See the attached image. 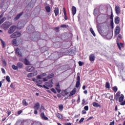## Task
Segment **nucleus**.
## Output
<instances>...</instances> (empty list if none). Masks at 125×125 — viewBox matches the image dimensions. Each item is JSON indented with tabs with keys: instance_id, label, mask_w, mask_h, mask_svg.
<instances>
[{
	"instance_id": "nucleus-1",
	"label": "nucleus",
	"mask_w": 125,
	"mask_h": 125,
	"mask_svg": "<svg viewBox=\"0 0 125 125\" xmlns=\"http://www.w3.org/2000/svg\"><path fill=\"white\" fill-rule=\"evenodd\" d=\"M20 51V49H19V48H16L15 49V52L16 54H17L18 57H20V58L19 59L20 61L21 62H22L25 65H31V62H30V61H29L28 59H23L22 58H21L22 56V53L19 52Z\"/></svg>"
},
{
	"instance_id": "nucleus-2",
	"label": "nucleus",
	"mask_w": 125,
	"mask_h": 125,
	"mask_svg": "<svg viewBox=\"0 0 125 125\" xmlns=\"http://www.w3.org/2000/svg\"><path fill=\"white\" fill-rule=\"evenodd\" d=\"M41 39L42 38H41V33H40L39 32H36L34 38H31V40L33 42H38L39 40Z\"/></svg>"
},
{
	"instance_id": "nucleus-3",
	"label": "nucleus",
	"mask_w": 125,
	"mask_h": 125,
	"mask_svg": "<svg viewBox=\"0 0 125 125\" xmlns=\"http://www.w3.org/2000/svg\"><path fill=\"white\" fill-rule=\"evenodd\" d=\"M12 24L11 22L9 21H5L2 24V28L5 30H8V28H9Z\"/></svg>"
},
{
	"instance_id": "nucleus-4",
	"label": "nucleus",
	"mask_w": 125,
	"mask_h": 125,
	"mask_svg": "<svg viewBox=\"0 0 125 125\" xmlns=\"http://www.w3.org/2000/svg\"><path fill=\"white\" fill-rule=\"evenodd\" d=\"M81 74L80 73H77V82L76 84V87L78 88L81 85V77H80V75Z\"/></svg>"
},
{
	"instance_id": "nucleus-5",
	"label": "nucleus",
	"mask_w": 125,
	"mask_h": 125,
	"mask_svg": "<svg viewBox=\"0 0 125 125\" xmlns=\"http://www.w3.org/2000/svg\"><path fill=\"white\" fill-rule=\"evenodd\" d=\"M21 36V33L20 32H15L11 35V39H15V38H18Z\"/></svg>"
},
{
	"instance_id": "nucleus-6",
	"label": "nucleus",
	"mask_w": 125,
	"mask_h": 125,
	"mask_svg": "<svg viewBox=\"0 0 125 125\" xmlns=\"http://www.w3.org/2000/svg\"><path fill=\"white\" fill-rule=\"evenodd\" d=\"M35 67H34L33 66H32L31 65L30 66H28L26 67V71L27 72H34V71H35Z\"/></svg>"
},
{
	"instance_id": "nucleus-7",
	"label": "nucleus",
	"mask_w": 125,
	"mask_h": 125,
	"mask_svg": "<svg viewBox=\"0 0 125 125\" xmlns=\"http://www.w3.org/2000/svg\"><path fill=\"white\" fill-rule=\"evenodd\" d=\"M37 75H38V71H34V72L29 73L27 75V78H33V77H35Z\"/></svg>"
},
{
	"instance_id": "nucleus-8",
	"label": "nucleus",
	"mask_w": 125,
	"mask_h": 125,
	"mask_svg": "<svg viewBox=\"0 0 125 125\" xmlns=\"http://www.w3.org/2000/svg\"><path fill=\"white\" fill-rule=\"evenodd\" d=\"M3 14H1L0 15V25H1V24H2V23H3V22H4L5 21V20H6V18L5 17H3ZM2 18V19H1Z\"/></svg>"
},
{
	"instance_id": "nucleus-9",
	"label": "nucleus",
	"mask_w": 125,
	"mask_h": 125,
	"mask_svg": "<svg viewBox=\"0 0 125 125\" xmlns=\"http://www.w3.org/2000/svg\"><path fill=\"white\" fill-rule=\"evenodd\" d=\"M56 89L58 93L61 92V89H60V84L59 83H56Z\"/></svg>"
},
{
	"instance_id": "nucleus-10",
	"label": "nucleus",
	"mask_w": 125,
	"mask_h": 125,
	"mask_svg": "<svg viewBox=\"0 0 125 125\" xmlns=\"http://www.w3.org/2000/svg\"><path fill=\"white\" fill-rule=\"evenodd\" d=\"M89 59L91 62H92V61H94L95 60V55H94V54H91L89 55Z\"/></svg>"
},
{
	"instance_id": "nucleus-11",
	"label": "nucleus",
	"mask_w": 125,
	"mask_h": 125,
	"mask_svg": "<svg viewBox=\"0 0 125 125\" xmlns=\"http://www.w3.org/2000/svg\"><path fill=\"white\" fill-rule=\"evenodd\" d=\"M23 13H24V12H21V13L18 14L14 18V20L15 21H17V20H18L22 15H23Z\"/></svg>"
},
{
	"instance_id": "nucleus-12",
	"label": "nucleus",
	"mask_w": 125,
	"mask_h": 125,
	"mask_svg": "<svg viewBox=\"0 0 125 125\" xmlns=\"http://www.w3.org/2000/svg\"><path fill=\"white\" fill-rule=\"evenodd\" d=\"M12 42L13 44V45H15V46H18L19 43L18 41H17V39H13V41H12Z\"/></svg>"
},
{
	"instance_id": "nucleus-13",
	"label": "nucleus",
	"mask_w": 125,
	"mask_h": 125,
	"mask_svg": "<svg viewBox=\"0 0 125 125\" xmlns=\"http://www.w3.org/2000/svg\"><path fill=\"white\" fill-rule=\"evenodd\" d=\"M117 43L118 48H119L120 50H121L122 47L124 46V43H121V42L119 43V40L118 39L117 40Z\"/></svg>"
},
{
	"instance_id": "nucleus-14",
	"label": "nucleus",
	"mask_w": 125,
	"mask_h": 125,
	"mask_svg": "<svg viewBox=\"0 0 125 125\" xmlns=\"http://www.w3.org/2000/svg\"><path fill=\"white\" fill-rule=\"evenodd\" d=\"M40 107L41 105L40 104V103H37L34 106V109H35V110H39Z\"/></svg>"
},
{
	"instance_id": "nucleus-15",
	"label": "nucleus",
	"mask_w": 125,
	"mask_h": 125,
	"mask_svg": "<svg viewBox=\"0 0 125 125\" xmlns=\"http://www.w3.org/2000/svg\"><path fill=\"white\" fill-rule=\"evenodd\" d=\"M41 117L42 118V120H44L45 121H47L48 120V118L45 116V115H44V113L43 112H42L41 114Z\"/></svg>"
},
{
	"instance_id": "nucleus-16",
	"label": "nucleus",
	"mask_w": 125,
	"mask_h": 125,
	"mask_svg": "<svg viewBox=\"0 0 125 125\" xmlns=\"http://www.w3.org/2000/svg\"><path fill=\"white\" fill-rule=\"evenodd\" d=\"M115 11L116 13L117 14H120V13H121V9L120 8V6H115Z\"/></svg>"
},
{
	"instance_id": "nucleus-17",
	"label": "nucleus",
	"mask_w": 125,
	"mask_h": 125,
	"mask_svg": "<svg viewBox=\"0 0 125 125\" xmlns=\"http://www.w3.org/2000/svg\"><path fill=\"white\" fill-rule=\"evenodd\" d=\"M77 92V89L74 88L70 92V94H69V96H73V95L76 94V93Z\"/></svg>"
},
{
	"instance_id": "nucleus-18",
	"label": "nucleus",
	"mask_w": 125,
	"mask_h": 125,
	"mask_svg": "<svg viewBox=\"0 0 125 125\" xmlns=\"http://www.w3.org/2000/svg\"><path fill=\"white\" fill-rule=\"evenodd\" d=\"M55 115L56 117H57V118L58 119H60V120H63V117L60 113L57 112L55 113Z\"/></svg>"
},
{
	"instance_id": "nucleus-19",
	"label": "nucleus",
	"mask_w": 125,
	"mask_h": 125,
	"mask_svg": "<svg viewBox=\"0 0 125 125\" xmlns=\"http://www.w3.org/2000/svg\"><path fill=\"white\" fill-rule=\"evenodd\" d=\"M72 13L73 16L75 15V14H76V13H77V8H76V7L74 6L72 7Z\"/></svg>"
},
{
	"instance_id": "nucleus-20",
	"label": "nucleus",
	"mask_w": 125,
	"mask_h": 125,
	"mask_svg": "<svg viewBox=\"0 0 125 125\" xmlns=\"http://www.w3.org/2000/svg\"><path fill=\"white\" fill-rule=\"evenodd\" d=\"M15 31V30H14V26H12L10 28L8 33V34H12Z\"/></svg>"
},
{
	"instance_id": "nucleus-21",
	"label": "nucleus",
	"mask_w": 125,
	"mask_h": 125,
	"mask_svg": "<svg viewBox=\"0 0 125 125\" xmlns=\"http://www.w3.org/2000/svg\"><path fill=\"white\" fill-rule=\"evenodd\" d=\"M45 85L47 86V87H52L53 85L51 84V82H47L45 83Z\"/></svg>"
},
{
	"instance_id": "nucleus-22",
	"label": "nucleus",
	"mask_w": 125,
	"mask_h": 125,
	"mask_svg": "<svg viewBox=\"0 0 125 125\" xmlns=\"http://www.w3.org/2000/svg\"><path fill=\"white\" fill-rule=\"evenodd\" d=\"M17 66L19 69H22V68H24V64L21 62H18L17 64Z\"/></svg>"
},
{
	"instance_id": "nucleus-23",
	"label": "nucleus",
	"mask_w": 125,
	"mask_h": 125,
	"mask_svg": "<svg viewBox=\"0 0 125 125\" xmlns=\"http://www.w3.org/2000/svg\"><path fill=\"white\" fill-rule=\"evenodd\" d=\"M54 12L55 14V16H57V15L59 14V8L56 7L55 10H54Z\"/></svg>"
},
{
	"instance_id": "nucleus-24",
	"label": "nucleus",
	"mask_w": 125,
	"mask_h": 125,
	"mask_svg": "<svg viewBox=\"0 0 125 125\" xmlns=\"http://www.w3.org/2000/svg\"><path fill=\"white\" fill-rule=\"evenodd\" d=\"M120 34V26H117L115 31V35H119Z\"/></svg>"
},
{
	"instance_id": "nucleus-25",
	"label": "nucleus",
	"mask_w": 125,
	"mask_h": 125,
	"mask_svg": "<svg viewBox=\"0 0 125 125\" xmlns=\"http://www.w3.org/2000/svg\"><path fill=\"white\" fill-rule=\"evenodd\" d=\"M93 106L94 107H96L97 108H98V107H100V108H101V105H100V104H98L96 102L93 103Z\"/></svg>"
},
{
	"instance_id": "nucleus-26",
	"label": "nucleus",
	"mask_w": 125,
	"mask_h": 125,
	"mask_svg": "<svg viewBox=\"0 0 125 125\" xmlns=\"http://www.w3.org/2000/svg\"><path fill=\"white\" fill-rule=\"evenodd\" d=\"M63 14L64 15V19L65 20H68V18H67V14L66 13V9L65 7H63Z\"/></svg>"
},
{
	"instance_id": "nucleus-27",
	"label": "nucleus",
	"mask_w": 125,
	"mask_h": 125,
	"mask_svg": "<svg viewBox=\"0 0 125 125\" xmlns=\"http://www.w3.org/2000/svg\"><path fill=\"white\" fill-rule=\"evenodd\" d=\"M115 24H119L120 23V18H119V17H115Z\"/></svg>"
},
{
	"instance_id": "nucleus-28",
	"label": "nucleus",
	"mask_w": 125,
	"mask_h": 125,
	"mask_svg": "<svg viewBox=\"0 0 125 125\" xmlns=\"http://www.w3.org/2000/svg\"><path fill=\"white\" fill-rule=\"evenodd\" d=\"M54 77V74L51 73L47 76V79H49V80H50V79H52V78H53Z\"/></svg>"
},
{
	"instance_id": "nucleus-29",
	"label": "nucleus",
	"mask_w": 125,
	"mask_h": 125,
	"mask_svg": "<svg viewBox=\"0 0 125 125\" xmlns=\"http://www.w3.org/2000/svg\"><path fill=\"white\" fill-rule=\"evenodd\" d=\"M22 105L23 106H28V103H27V101H26L25 99H23L22 100Z\"/></svg>"
},
{
	"instance_id": "nucleus-30",
	"label": "nucleus",
	"mask_w": 125,
	"mask_h": 125,
	"mask_svg": "<svg viewBox=\"0 0 125 125\" xmlns=\"http://www.w3.org/2000/svg\"><path fill=\"white\" fill-rule=\"evenodd\" d=\"M105 87L108 89H110L111 87H110V83L109 82H106L105 83Z\"/></svg>"
},
{
	"instance_id": "nucleus-31",
	"label": "nucleus",
	"mask_w": 125,
	"mask_h": 125,
	"mask_svg": "<svg viewBox=\"0 0 125 125\" xmlns=\"http://www.w3.org/2000/svg\"><path fill=\"white\" fill-rule=\"evenodd\" d=\"M69 94V92L67 91V90H64L62 93V96H65V95H68Z\"/></svg>"
},
{
	"instance_id": "nucleus-32",
	"label": "nucleus",
	"mask_w": 125,
	"mask_h": 125,
	"mask_svg": "<svg viewBox=\"0 0 125 125\" xmlns=\"http://www.w3.org/2000/svg\"><path fill=\"white\" fill-rule=\"evenodd\" d=\"M63 104H61L59 105V110H60L61 112H62V111H63Z\"/></svg>"
},
{
	"instance_id": "nucleus-33",
	"label": "nucleus",
	"mask_w": 125,
	"mask_h": 125,
	"mask_svg": "<svg viewBox=\"0 0 125 125\" xmlns=\"http://www.w3.org/2000/svg\"><path fill=\"white\" fill-rule=\"evenodd\" d=\"M90 31L94 37H96V34L94 33V31H93V29H92V28H90Z\"/></svg>"
},
{
	"instance_id": "nucleus-34",
	"label": "nucleus",
	"mask_w": 125,
	"mask_h": 125,
	"mask_svg": "<svg viewBox=\"0 0 125 125\" xmlns=\"http://www.w3.org/2000/svg\"><path fill=\"white\" fill-rule=\"evenodd\" d=\"M12 69H13V70H15V71H18V66H16L15 65H13L12 66Z\"/></svg>"
},
{
	"instance_id": "nucleus-35",
	"label": "nucleus",
	"mask_w": 125,
	"mask_h": 125,
	"mask_svg": "<svg viewBox=\"0 0 125 125\" xmlns=\"http://www.w3.org/2000/svg\"><path fill=\"white\" fill-rule=\"evenodd\" d=\"M45 9H46V12H48V13L50 12V7L49 6H46Z\"/></svg>"
},
{
	"instance_id": "nucleus-36",
	"label": "nucleus",
	"mask_w": 125,
	"mask_h": 125,
	"mask_svg": "<svg viewBox=\"0 0 125 125\" xmlns=\"http://www.w3.org/2000/svg\"><path fill=\"white\" fill-rule=\"evenodd\" d=\"M39 86H41V87H44V88H45L46 89H49V88L48 87L46 86L45 85H41V84H38Z\"/></svg>"
},
{
	"instance_id": "nucleus-37",
	"label": "nucleus",
	"mask_w": 125,
	"mask_h": 125,
	"mask_svg": "<svg viewBox=\"0 0 125 125\" xmlns=\"http://www.w3.org/2000/svg\"><path fill=\"white\" fill-rule=\"evenodd\" d=\"M0 41L2 43L3 48H4V47H5V42H4L2 39H0Z\"/></svg>"
},
{
	"instance_id": "nucleus-38",
	"label": "nucleus",
	"mask_w": 125,
	"mask_h": 125,
	"mask_svg": "<svg viewBox=\"0 0 125 125\" xmlns=\"http://www.w3.org/2000/svg\"><path fill=\"white\" fill-rule=\"evenodd\" d=\"M37 83H39V84H41V83H42V79H37Z\"/></svg>"
},
{
	"instance_id": "nucleus-39",
	"label": "nucleus",
	"mask_w": 125,
	"mask_h": 125,
	"mask_svg": "<svg viewBox=\"0 0 125 125\" xmlns=\"http://www.w3.org/2000/svg\"><path fill=\"white\" fill-rule=\"evenodd\" d=\"M112 90H113L114 91V92H117V91H118V87L116 86L113 87Z\"/></svg>"
},
{
	"instance_id": "nucleus-40",
	"label": "nucleus",
	"mask_w": 125,
	"mask_h": 125,
	"mask_svg": "<svg viewBox=\"0 0 125 125\" xmlns=\"http://www.w3.org/2000/svg\"><path fill=\"white\" fill-rule=\"evenodd\" d=\"M110 26L112 29L114 28V21L113 20L110 21Z\"/></svg>"
},
{
	"instance_id": "nucleus-41",
	"label": "nucleus",
	"mask_w": 125,
	"mask_h": 125,
	"mask_svg": "<svg viewBox=\"0 0 125 125\" xmlns=\"http://www.w3.org/2000/svg\"><path fill=\"white\" fill-rule=\"evenodd\" d=\"M6 80L8 82V83H10V77L9 76H7L6 77Z\"/></svg>"
},
{
	"instance_id": "nucleus-42",
	"label": "nucleus",
	"mask_w": 125,
	"mask_h": 125,
	"mask_svg": "<svg viewBox=\"0 0 125 125\" xmlns=\"http://www.w3.org/2000/svg\"><path fill=\"white\" fill-rule=\"evenodd\" d=\"M42 110H43V111H45V108H44V106L43 105H42L40 109V113L42 112Z\"/></svg>"
},
{
	"instance_id": "nucleus-43",
	"label": "nucleus",
	"mask_w": 125,
	"mask_h": 125,
	"mask_svg": "<svg viewBox=\"0 0 125 125\" xmlns=\"http://www.w3.org/2000/svg\"><path fill=\"white\" fill-rule=\"evenodd\" d=\"M51 91H52V92H53L55 94L57 93L56 90H55V89H54V88H51Z\"/></svg>"
},
{
	"instance_id": "nucleus-44",
	"label": "nucleus",
	"mask_w": 125,
	"mask_h": 125,
	"mask_svg": "<svg viewBox=\"0 0 125 125\" xmlns=\"http://www.w3.org/2000/svg\"><path fill=\"white\" fill-rule=\"evenodd\" d=\"M49 79L47 78V76L45 78H43L42 80V82H47L48 81Z\"/></svg>"
},
{
	"instance_id": "nucleus-45",
	"label": "nucleus",
	"mask_w": 125,
	"mask_h": 125,
	"mask_svg": "<svg viewBox=\"0 0 125 125\" xmlns=\"http://www.w3.org/2000/svg\"><path fill=\"white\" fill-rule=\"evenodd\" d=\"M84 64V63L83 62H81V61L79 62V66H83V65Z\"/></svg>"
},
{
	"instance_id": "nucleus-46",
	"label": "nucleus",
	"mask_w": 125,
	"mask_h": 125,
	"mask_svg": "<svg viewBox=\"0 0 125 125\" xmlns=\"http://www.w3.org/2000/svg\"><path fill=\"white\" fill-rule=\"evenodd\" d=\"M54 29L55 30H56V33H58V32L60 31L59 29H60V28H59V27H55Z\"/></svg>"
},
{
	"instance_id": "nucleus-47",
	"label": "nucleus",
	"mask_w": 125,
	"mask_h": 125,
	"mask_svg": "<svg viewBox=\"0 0 125 125\" xmlns=\"http://www.w3.org/2000/svg\"><path fill=\"white\" fill-rule=\"evenodd\" d=\"M37 78L38 80L40 79V80H42V77L41 75H38L37 76Z\"/></svg>"
},
{
	"instance_id": "nucleus-48",
	"label": "nucleus",
	"mask_w": 125,
	"mask_h": 125,
	"mask_svg": "<svg viewBox=\"0 0 125 125\" xmlns=\"http://www.w3.org/2000/svg\"><path fill=\"white\" fill-rule=\"evenodd\" d=\"M83 121H84V118H81V120L79 121L80 124H82V123H83Z\"/></svg>"
},
{
	"instance_id": "nucleus-49",
	"label": "nucleus",
	"mask_w": 125,
	"mask_h": 125,
	"mask_svg": "<svg viewBox=\"0 0 125 125\" xmlns=\"http://www.w3.org/2000/svg\"><path fill=\"white\" fill-rule=\"evenodd\" d=\"M110 19H111V20H113V12H111V15L110 16Z\"/></svg>"
},
{
	"instance_id": "nucleus-50",
	"label": "nucleus",
	"mask_w": 125,
	"mask_h": 125,
	"mask_svg": "<svg viewBox=\"0 0 125 125\" xmlns=\"http://www.w3.org/2000/svg\"><path fill=\"white\" fill-rule=\"evenodd\" d=\"M84 109L85 110V111H88V105H86L84 107Z\"/></svg>"
},
{
	"instance_id": "nucleus-51",
	"label": "nucleus",
	"mask_w": 125,
	"mask_h": 125,
	"mask_svg": "<svg viewBox=\"0 0 125 125\" xmlns=\"http://www.w3.org/2000/svg\"><path fill=\"white\" fill-rule=\"evenodd\" d=\"M1 72L3 74H5V70H4V68H1Z\"/></svg>"
},
{
	"instance_id": "nucleus-52",
	"label": "nucleus",
	"mask_w": 125,
	"mask_h": 125,
	"mask_svg": "<svg viewBox=\"0 0 125 125\" xmlns=\"http://www.w3.org/2000/svg\"><path fill=\"white\" fill-rule=\"evenodd\" d=\"M38 109H35L34 111V113L35 114V115H38Z\"/></svg>"
},
{
	"instance_id": "nucleus-53",
	"label": "nucleus",
	"mask_w": 125,
	"mask_h": 125,
	"mask_svg": "<svg viewBox=\"0 0 125 125\" xmlns=\"http://www.w3.org/2000/svg\"><path fill=\"white\" fill-rule=\"evenodd\" d=\"M67 27V25L65 24H62L61 26V28H66Z\"/></svg>"
},
{
	"instance_id": "nucleus-54",
	"label": "nucleus",
	"mask_w": 125,
	"mask_h": 125,
	"mask_svg": "<svg viewBox=\"0 0 125 125\" xmlns=\"http://www.w3.org/2000/svg\"><path fill=\"white\" fill-rule=\"evenodd\" d=\"M84 104H85V100L83 99L82 101V105H84Z\"/></svg>"
},
{
	"instance_id": "nucleus-55",
	"label": "nucleus",
	"mask_w": 125,
	"mask_h": 125,
	"mask_svg": "<svg viewBox=\"0 0 125 125\" xmlns=\"http://www.w3.org/2000/svg\"><path fill=\"white\" fill-rule=\"evenodd\" d=\"M64 125H72V124L70 123H65L64 124Z\"/></svg>"
},
{
	"instance_id": "nucleus-56",
	"label": "nucleus",
	"mask_w": 125,
	"mask_h": 125,
	"mask_svg": "<svg viewBox=\"0 0 125 125\" xmlns=\"http://www.w3.org/2000/svg\"><path fill=\"white\" fill-rule=\"evenodd\" d=\"M41 75L42 77H45L46 76V73H42Z\"/></svg>"
},
{
	"instance_id": "nucleus-57",
	"label": "nucleus",
	"mask_w": 125,
	"mask_h": 125,
	"mask_svg": "<svg viewBox=\"0 0 125 125\" xmlns=\"http://www.w3.org/2000/svg\"><path fill=\"white\" fill-rule=\"evenodd\" d=\"M82 114L83 115H84V114H86V111L85 110H83L82 111Z\"/></svg>"
},
{
	"instance_id": "nucleus-58",
	"label": "nucleus",
	"mask_w": 125,
	"mask_h": 125,
	"mask_svg": "<svg viewBox=\"0 0 125 125\" xmlns=\"http://www.w3.org/2000/svg\"><path fill=\"white\" fill-rule=\"evenodd\" d=\"M109 125H115V121L111 122Z\"/></svg>"
},
{
	"instance_id": "nucleus-59",
	"label": "nucleus",
	"mask_w": 125,
	"mask_h": 125,
	"mask_svg": "<svg viewBox=\"0 0 125 125\" xmlns=\"http://www.w3.org/2000/svg\"><path fill=\"white\" fill-rule=\"evenodd\" d=\"M22 112H23L22 110H20V111H19L18 112V114L19 115H20L22 113Z\"/></svg>"
},
{
	"instance_id": "nucleus-60",
	"label": "nucleus",
	"mask_w": 125,
	"mask_h": 125,
	"mask_svg": "<svg viewBox=\"0 0 125 125\" xmlns=\"http://www.w3.org/2000/svg\"><path fill=\"white\" fill-rule=\"evenodd\" d=\"M32 80L33 82H36V83H37V81L38 80V79H36V78H34L32 79Z\"/></svg>"
},
{
	"instance_id": "nucleus-61",
	"label": "nucleus",
	"mask_w": 125,
	"mask_h": 125,
	"mask_svg": "<svg viewBox=\"0 0 125 125\" xmlns=\"http://www.w3.org/2000/svg\"><path fill=\"white\" fill-rule=\"evenodd\" d=\"M10 87H11V88H14V85H13V84L11 83L10 85Z\"/></svg>"
},
{
	"instance_id": "nucleus-62",
	"label": "nucleus",
	"mask_w": 125,
	"mask_h": 125,
	"mask_svg": "<svg viewBox=\"0 0 125 125\" xmlns=\"http://www.w3.org/2000/svg\"><path fill=\"white\" fill-rule=\"evenodd\" d=\"M82 88H83V90H84L85 89V88H86L85 85H83V86Z\"/></svg>"
},
{
	"instance_id": "nucleus-63",
	"label": "nucleus",
	"mask_w": 125,
	"mask_h": 125,
	"mask_svg": "<svg viewBox=\"0 0 125 125\" xmlns=\"http://www.w3.org/2000/svg\"><path fill=\"white\" fill-rule=\"evenodd\" d=\"M91 119H93V117H89V118L87 120V121H90V120H91Z\"/></svg>"
},
{
	"instance_id": "nucleus-64",
	"label": "nucleus",
	"mask_w": 125,
	"mask_h": 125,
	"mask_svg": "<svg viewBox=\"0 0 125 125\" xmlns=\"http://www.w3.org/2000/svg\"><path fill=\"white\" fill-rule=\"evenodd\" d=\"M115 111H118V106H115Z\"/></svg>"
}]
</instances>
